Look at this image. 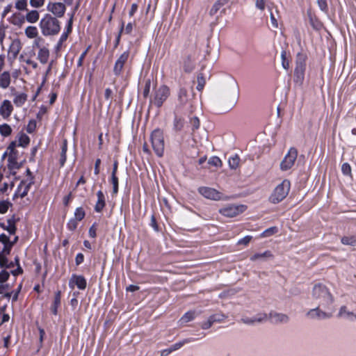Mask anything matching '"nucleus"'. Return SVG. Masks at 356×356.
I'll return each mask as SVG.
<instances>
[{"instance_id": "52", "label": "nucleus", "mask_w": 356, "mask_h": 356, "mask_svg": "<svg viewBox=\"0 0 356 356\" xmlns=\"http://www.w3.org/2000/svg\"><path fill=\"white\" fill-rule=\"evenodd\" d=\"M9 277V273L6 270H2L0 273V284H3Z\"/></svg>"}, {"instance_id": "3", "label": "nucleus", "mask_w": 356, "mask_h": 356, "mask_svg": "<svg viewBox=\"0 0 356 356\" xmlns=\"http://www.w3.org/2000/svg\"><path fill=\"white\" fill-rule=\"evenodd\" d=\"M170 95V90L167 86L161 84L156 86L152 95L150 104L156 108H161Z\"/></svg>"}, {"instance_id": "34", "label": "nucleus", "mask_w": 356, "mask_h": 356, "mask_svg": "<svg viewBox=\"0 0 356 356\" xmlns=\"http://www.w3.org/2000/svg\"><path fill=\"white\" fill-rule=\"evenodd\" d=\"M240 159L238 156L234 155L229 159V165L232 169H236L239 166Z\"/></svg>"}, {"instance_id": "39", "label": "nucleus", "mask_w": 356, "mask_h": 356, "mask_svg": "<svg viewBox=\"0 0 356 356\" xmlns=\"http://www.w3.org/2000/svg\"><path fill=\"white\" fill-rule=\"evenodd\" d=\"M178 99L181 103H184L187 101V91L184 88H180L178 93Z\"/></svg>"}, {"instance_id": "32", "label": "nucleus", "mask_w": 356, "mask_h": 356, "mask_svg": "<svg viewBox=\"0 0 356 356\" xmlns=\"http://www.w3.org/2000/svg\"><path fill=\"white\" fill-rule=\"evenodd\" d=\"M341 243L346 245H356V238L354 236H343L341 239Z\"/></svg>"}, {"instance_id": "59", "label": "nucleus", "mask_w": 356, "mask_h": 356, "mask_svg": "<svg viewBox=\"0 0 356 356\" xmlns=\"http://www.w3.org/2000/svg\"><path fill=\"white\" fill-rule=\"evenodd\" d=\"M186 342H187L186 340H185L184 341L179 342V343H177L174 344L170 348V349H172V352L174 351V350H178L179 348H180L184 344V343H186Z\"/></svg>"}, {"instance_id": "14", "label": "nucleus", "mask_w": 356, "mask_h": 356, "mask_svg": "<svg viewBox=\"0 0 356 356\" xmlns=\"http://www.w3.org/2000/svg\"><path fill=\"white\" fill-rule=\"evenodd\" d=\"M13 111V106L9 100H3L0 106V115L3 119L8 118Z\"/></svg>"}, {"instance_id": "49", "label": "nucleus", "mask_w": 356, "mask_h": 356, "mask_svg": "<svg viewBox=\"0 0 356 356\" xmlns=\"http://www.w3.org/2000/svg\"><path fill=\"white\" fill-rule=\"evenodd\" d=\"M150 87H151V79H148L145 82V88L143 90V96L145 97H147L150 91Z\"/></svg>"}, {"instance_id": "5", "label": "nucleus", "mask_w": 356, "mask_h": 356, "mask_svg": "<svg viewBox=\"0 0 356 356\" xmlns=\"http://www.w3.org/2000/svg\"><path fill=\"white\" fill-rule=\"evenodd\" d=\"M40 26L44 35L56 34L60 30L59 22L49 15H45L41 19Z\"/></svg>"}, {"instance_id": "46", "label": "nucleus", "mask_w": 356, "mask_h": 356, "mask_svg": "<svg viewBox=\"0 0 356 356\" xmlns=\"http://www.w3.org/2000/svg\"><path fill=\"white\" fill-rule=\"evenodd\" d=\"M339 316H340V317L346 316L348 318H356V316H355L352 313L346 311V308L345 307H342L340 309V311L339 312Z\"/></svg>"}, {"instance_id": "11", "label": "nucleus", "mask_w": 356, "mask_h": 356, "mask_svg": "<svg viewBox=\"0 0 356 356\" xmlns=\"http://www.w3.org/2000/svg\"><path fill=\"white\" fill-rule=\"evenodd\" d=\"M47 10L52 13L54 15L60 17L65 11V6L63 3H49L47 6Z\"/></svg>"}, {"instance_id": "44", "label": "nucleus", "mask_w": 356, "mask_h": 356, "mask_svg": "<svg viewBox=\"0 0 356 356\" xmlns=\"http://www.w3.org/2000/svg\"><path fill=\"white\" fill-rule=\"evenodd\" d=\"M75 218L77 220H81L85 216V211L82 207L76 208L74 213Z\"/></svg>"}, {"instance_id": "60", "label": "nucleus", "mask_w": 356, "mask_h": 356, "mask_svg": "<svg viewBox=\"0 0 356 356\" xmlns=\"http://www.w3.org/2000/svg\"><path fill=\"white\" fill-rule=\"evenodd\" d=\"M101 163L100 159H97L95 161V174L98 175L99 173V165Z\"/></svg>"}, {"instance_id": "37", "label": "nucleus", "mask_w": 356, "mask_h": 356, "mask_svg": "<svg viewBox=\"0 0 356 356\" xmlns=\"http://www.w3.org/2000/svg\"><path fill=\"white\" fill-rule=\"evenodd\" d=\"M25 19L23 16L14 15L11 19L13 24L21 27L24 23Z\"/></svg>"}, {"instance_id": "51", "label": "nucleus", "mask_w": 356, "mask_h": 356, "mask_svg": "<svg viewBox=\"0 0 356 356\" xmlns=\"http://www.w3.org/2000/svg\"><path fill=\"white\" fill-rule=\"evenodd\" d=\"M341 170H342L343 173L345 175H351V168H350V165L347 163H345L342 165Z\"/></svg>"}, {"instance_id": "38", "label": "nucleus", "mask_w": 356, "mask_h": 356, "mask_svg": "<svg viewBox=\"0 0 356 356\" xmlns=\"http://www.w3.org/2000/svg\"><path fill=\"white\" fill-rule=\"evenodd\" d=\"M15 8L19 10H27V1L26 0H17L15 3Z\"/></svg>"}, {"instance_id": "64", "label": "nucleus", "mask_w": 356, "mask_h": 356, "mask_svg": "<svg viewBox=\"0 0 356 356\" xmlns=\"http://www.w3.org/2000/svg\"><path fill=\"white\" fill-rule=\"evenodd\" d=\"M83 261V255L82 254H78L76 257V264L77 265L80 264L81 263H82Z\"/></svg>"}, {"instance_id": "55", "label": "nucleus", "mask_w": 356, "mask_h": 356, "mask_svg": "<svg viewBox=\"0 0 356 356\" xmlns=\"http://www.w3.org/2000/svg\"><path fill=\"white\" fill-rule=\"evenodd\" d=\"M15 262H16V264L17 266V268L16 270H11V273L15 276H16V275H17L19 274H21L22 273V269L19 266V259H18V258H15Z\"/></svg>"}, {"instance_id": "9", "label": "nucleus", "mask_w": 356, "mask_h": 356, "mask_svg": "<svg viewBox=\"0 0 356 356\" xmlns=\"http://www.w3.org/2000/svg\"><path fill=\"white\" fill-rule=\"evenodd\" d=\"M198 192L203 197L211 200L220 201L226 199L221 192L213 188L202 186L198 188Z\"/></svg>"}, {"instance_id": "21", "label": "nucleus", "mask_w": 356, "mask_h": 356, "mask_svg": "<svg viewBox=\"0 0 356 356\" xmlns=\"http://www.w3.org/2000/svg\"><path fill=\"white\" fill-rule=\"evenodd\" d=\"M268 316V318H271L274 319L275 323H287L289 320V317L284 314L280 313H270Z\"/></svg>"}, {"instance_id": "8", "label": "nucleus", "mask_w": 356, "mask_h": 356, "mask_svg": "<svg viewBox=\"0 0 356 356\" xmlns=\"http://www.w3.org/2000/svg\"><path fill=\"white\" fill-rule=\"evenodd\" d=\"M298 151L296 149L291 148L280 163V169L286 171L291 169L297 159Z\"/></svg>"}, {"instance_id": "15", "label": "nucleus", "mask_w": 356, "mask_h": 356, "mask_svg": "<svg viewBox=\"0 0 356 356\" xmlns=\"http://www.w3.org/2000/svg\"><path fill=\"white\" fill-rule=\"evenodd\" d=\"M129 55V51H124L117 60L113 69L115 74L118 75L120 74L124 63L128 59Z\"/></svg>"}, {"instance_id": "2", "label": "nucleus", "mask_w": 356, "mask_h": 356, "mask_svg": "<svg viewBox=\"0 0 356 356\" xmlns=\"http://www.w3.org/2000/svg\"><path fill=\"white\" fill-rule=\"evenodd\" d=\"M310 298L313 304L323 308L328 307L334 302V298L330 289L322 283L314 285L311 291Z\"/></svg>"}, {"instance_id": "42", "label": "nucleus", "mask_w": 356, "mask_h": 356, "mask_svg": "<svg viewBox=\"0 0 356 356\" xmlns=\"http://www.w3.org/2000/svg\"><path fill=\"white\" fill-rule=\"evenodd\" d=\"M11 205V203L8 201L3 200L0 201V213H6L9 207Z\"/></svg>"}, {"instance_id": "19", "label": "nucleus", "mask_w": 356, "mask_h": 356, "mask_svg": "<svg viewBox=\"0 0 356 356\" xmlns=\"http://www.w3.org/2000/svg\"><path fill=\"white\" fill-rule=\"evenodd\" d=\"M268 319V316L266 314H259L255 318H243L241 322L245 324H253L254 323H261Z\"/></svg>"}, {"instance_id": "12", "label": "nucleus", "mask_w": 356, "mask_h": 356, "mask_svg": "<svg viewBox=\"0 0 356 356\" xmlns=\"http://www.w3.org/2000/svg\"><path fill=\"white\" fill-rule=\"evenodd\" d=\"M69 285L72 289H74V285H76L79 289H85L86 287V280L81 275H74L71 277Z\"/></svg>"}, {"instance_id": "7", "label": "nucleus", "mask_w": 356, "mask_h": 356, "mask_svg": "<svg viewBox=\"0 0 356 356\" xmlns=\"http://www.w3.org/2000/svg\"><path fill=\"white\" fill-rule=\"evenodd\" d=\"M151 141L153 149L159 156H162L164 151V139L163 131L160 129L154 130L151 135Z\"/></svg>"}, {"instance_id": "53", "label": "nucleus", "mask_w": 356, "mask_h": 356, "mask_svg": "<svg viewBox=\"0 0 356 356\" xmlns=\"http://www.w3.org/2000/svg\"><path fill=\"white\" fill-rule=\"evenodd\" d=\"M251 239H252V236H246L244 238L240 239L238 241L237 244L238 245H247L250 242Z\"/></svg>"}, {"instance_id": "56", "label": "nucleus", "mask_w": 356, "mask_h": 356, "mask_svg": "<svg viewBox=\"0 0 356 356\" xmlns=\"http://www.w3.org/2000/svg\"><path fill=\"white\" fill-rule=\"evenodd\" d=\"M36 127V122L34 120L30 121L27 125L26 131L29 133H32Z\"/></svg>"}, {"instance_id": "50", "label": "nucleus", "mask_w": 356, "mask_h": 356, "mask_svg": "<svg viewBox=\"0 0 356 356\" xmlns=\"http://www.w3.org/2000/svg\"><path fill=\"white\" fill-rule=\"evenodd\" d=\"M8 226L6 228V229L11 234H15V231H16V227L15 226V225L10 221V220H8ZM2 226V227H4V226L3 225H1Z\"/></svg>"}, {"instance_id": "16", "label": "nucleus", "mask_w": 356, "mask_h": 356, "mask_svg": "<svg viewBox=\"0 0 356 356\" xmlns=\"http://www.w3.org/2000/svg\"><path fill=\"white\" fill-rule=\"evenodd\" d=\"M305 64L302 62L298 63L294 72V80L298 84H302L304 79Z\"/></svg>"}, {"instance_id": "13", "label": "nucleus", "mask_w": 356, "mask_h": 356, "mask_svg": "<svg viewBox=\"0 0 356 356\" xmlns=\"http://www.w3.org/2000/svg\"><path fill=\"white\" fill-rule=\"evenodd\" d=\"M274 257L273 254L270 250H266L264 252H255L251 255L250 259L252 262L257 261H266L268 259H273Z\"/></svg>"}, {"instance_id": "31", "label": "nucleus", "mask_w": 356, "mask_h": 356, "mask_svg": "<svg viewBox=\"0 0 356 356\" xmlns=\"http://www.w3.org/2000/svg\"><path fill=\"white\" fill-rule=\"evenodd\" d=\"M197 86L196 87L197 90L199 91H202L206 84V79L203 76L202 74H200L197 75Z\"/></svg>"}, {"instance_id": "57", "label": "nucleus", "mask_w": 356, "mask_h": 356, "mask_svg": "<svg viewBox=\"0 0 356 356\" xmlns=\"http://www.w3.org/2000/svg\"><path fill=\"white\" fill-rule=\"evenodd\" d=\"M6 35V27L1 24L0 26V42H2Z\"/></svg>"}, {"instance_id": "62", "label": "nucleus", "mask_w": 356, "mask_h": 356, "mask_svg": "<svg viewBox=\"0 0 356 356\" xmlns=\"http://www.w3.org/2000/svg\"><path fill=\"white\" fill-rule=\"evenodd\" d=\"M89 235L92 237V238H95L96 236V227L95 225H92L90 229H89Z\"/></svg>"}, {"instance_id": "28", "label": "nucleus", "mask_w": 356, "mask_h": 356, "mask_svg": "<svg viewBox=\"0 0 356 356\" xmlns=\"http://www.w3.org/2000/svg\"><path fill=\"white\" fill-rule=\"evenodd\" d=\"M97 195L98 197V200L95 205V210L96 211L99 212L103 209V208L105 206L104 195L101 191L97 192Z\"/></svg>"}, {"instance_id": "48", "label": "nucleus", "mask_w": 356, "mask_h": 356, "mask_svg": "<svg viewBox=\"0 0 356 356\" xmlns=\"http://www.w3.org/2000/svg\"><path fill=\"white\" fill-rule=\"evenodd\" d=\"M29 143V138L25 134L21 135L19 138V145L24 147L26 145H28Z\"/></svg>"}, {"instance_id": "1", "label": "nucleus", "mask_w": 356, "mask_h": 356, "mask_svg": "<svg viewBox=\"0 0 356 356\" xmlns=\"http://www.w3.org/2000/svg\"><path fill=\"white\" fill-rule=\"evenodd\" d=\"M239 97L237 82L232 76L218 81L212 95L213 104L222 110H228L236 105Z\"/></svg>"}, {"instance_id": "23", "label": "nucleus", "mask_w": 356, "mask_h": 356, "mask_svg": "<svg viewBox=\"0 0 356 356\" xmlns=\"http://www.w3.org/2000/svg\"><path fill=\"white\" fill-rule=\"evenodd\" d=\"M39 17H40V15H39L38 11H37L35 10H33L26 13L24 19H26V20L28 22H29L31 24H34V23H36L39 20Z\"/></svg>"}, {"instance_id": "20", "label": "nucleus", "mask_w": 356, "mask_h": 356, "mask_svg": "<svg viewBox=\"0 0 356 356\" xmlns=\"http://www.w3.org/2000/svg\"><path fill=\"white\" fill-rule=\"evenodd\" d=\"M24 33L29 39H40L38 29L33 26H29L25 29Z\"/></svg>"}, {"instance_id": "10", "label": "nucleus", "mask_w": 356, "mask_h": 356, "mask_svg": "<svg viewBox=\"0 0 356 356\" xmlns=\"http://www.w3.org/2000/svg\"><path fill=\"white\" fill-rule=\"evenodd\" d=\"M321 307H319V306L316 305V307L315 308L309 309L307 312V314H306L307 316H308L309 318H312V319H315V318L325 319V318H330L332 316V313L331 312H325L323 311L321 309Z\"/></svg>"}, {"instance_id": "17", "label": "nucleus", "mask_w": 356, "mask_h": 356, "mask_svg": "<svg viewBox=\"0 0 356 356\" xmlns=\"http://www.w3.org/2000/svg\"><path fill=\"white\" fill-rule=\"evenodd\" d=\"M220 317H218L217 315H212L211 316L207 321L203 322L201 325V327L203 330H207L209 328H210L213 323L214 322H218V321H220L221 320H222L223 318H225V316L223 315V314H221L220 315Z\"/></svg>"}, {"instance_id": "61", "label": "nucleus", "mask_w": 356, "mask_h": 356, "mask_svg": "<svg viewBox=\"0 0 356 356\" xmlns=\"http://www.w3.org/2000/svg\"><path fill=\"white\" fill-rule=\"evenodd\" d=\"M270 21L273 26L277 29L278 27V22L272 13H270Z\"/></svg>"}, {"instance_id": "24", "label": "nucleus", "mask_w": 356, "mask_h": 356, "mask_svg": "<svg viewBox=\"0 0 356 356\" xmlns=\"http://www.w3.org/2000/svg\"><path fill=\"white\" fill-rule=\"evenodd\" d=\"M49 57V49L45 47L40 48L38 51V58L39 59V60L42 63L45 64L47 63Z\"/></svg>"}, {"instance_id": "45", "label": "nucleus", "mask_w": 356, "mask_h": 356, "mask_svg": "<svg viewBox=\"0 0 356 356\" xmlns=\"http://www.w3.org/2000/svg\"><path fill=\"white\" fill-rule=\"evenodd\" d=\"M267 0H255V7L259 11H264L266 8Z\"/></svg>"}, {"instance_id": "41", "label": "nucleus", "mask_w": 356, "mask_h": 356, "mask_svg": "<svg viewBox=\"0 0 356 356\" xmlns=\"http://www.w3.org/2000/svg\"><path fill=\"white\" fill-rule=\"evenodd\" d=\"M6 254H8L6 253V252H3V250L0 253V266L1 267H9L8 259L6 257Z\"/></svg>"}, {"instance_id": "29", "label": "nucleus", "mask_w": 356, "mask_h": 356, "mask_svg": "<svg viewBox=\"0 0 356 356\" xmlns=\"http://www.w3.org/2000/svg\"><path fill=\"white\" fill-rule=\"evenodd\" d=\"M67 149V140H64L61 148L60 158V165L63 166L65 164L66 161V152Z\"/></svg>"}, {"instance_id": "36", "label": "nucleus", "mask_w": 356, "mask_h": 356, "mask_svg": "<svg viewBox=\"0 0 356 356\" xmlns=\"http://www.w3.org/2000/svg\"><path fill=\"white\" fill-rule=\"evenodd\" d=\"M277 232V228L276 227H271L266 229L265 231H264L261 233V236L263 238L270 237V236L275 234Z\"/></svg>"}, {"instance_id": "4", "label": "nucleus", "mask_w": 356, "mask_h": 356, "mask_svg": "<svg viewBox=\"0 0 356 356\" xmlns=\"http://www.w3.org/2000/svg\"><path fill=\"white\" fill-rule=\"evenodd\" d=\"M291 183L289 180L284 179L278 184L269 196V201L273 204H277L286 198L290 191Z\"/></svg>"}, {"instance_id": "27", "label": "nucleus", "mask_w": 356, "mask_h": 356, "mask_svg": "<svg viewBox=\"0 0 356 356\" xmlns=\"http://www.w3.org/2000/svg\"><path fill=\"white\" fill-rule=\"evenodd\" d=\"M195 317V312L193 311H189L185 313L179 319V322L181 325L193 321Z\"/></svg>"}, {"instance_id": "47", "label": "nucleus", "mask_w": 356, "mask_h": 356, "mask_svg": "<svg viewBox=\"0 0 356 356\" xmlns=\"http://www.w3.org/2000/svg\"><path fill=\"white\" fill-rule=\"evenodd\" d=\"M111 182L113 184V193L114 195L118 191V179L116 176H111Z\"/></svg>"}, {"instance_id": "54", "label": "nucleus", "mask_w": 356, "mask_h": 356, "mask_svg": "<svg viewBox=\"0 0 356 356\" xmlns=\"http://www.w3.org/2000/svg\"><path fill=\"white\" fill-rule=\"evenodd\" d=\"M44 0H30L31 5L34 8H40L44 4Z\"/></svg>"}, {"instance_id": "22", "label": "nucleus", "mask_w": 356, "mask_h": 356, "mask_svg": "<svg viewBox=\"0 0 356 356\" xmlns=\"http://www.w3.org/2000/svg\"><path fill=\"white\" fill-rule=\"evenodd\" d=\"M229 0H217L210 10L211 15H216L225 6L229 3Z\"/></svg>"}, {"instance_id": "58", "label": "nucleus", "mask_w": 356, "mask_h": 356, "mask_svg": "<svg viewBox=\"0 0 356 356\" xmlns=\"http://www.w3.org/2000/svg\"><path fill=\"white\" fill-rule=\"evenodd\" d=\"M318 5L322 10H325L327 8V3L325 0H318Z\"/></svg>"}, {"instance_id": "18", "label": "nucleus", "mask_w": 356, "mask_h": 356, "mask_svg": "<svg viewBox=\"0 0 356 356\" xmlns=\"http://www.w3.org/2000/svg\"><path fill=\"white\" fill-rule=\"evenodd\" d=\"M22 49V43L19 40L15 39L12 41L10 48L9 52L13 55V58H16L19 54Z\"/></svg>"}, {"instance_id": "63", "label": "nucleus", "mask_w": 356, "mask_h": 356, "mask_svg": "<svg viewBox=\"0 0 356 356\" xmlns=\"http://www.w3.org/2000/svg\"><path fill=\"white\" fill-rule=\"evenodd\" d=\"M132 29H133V24H132V23H129V24L126 26V27H125V29H124V31H125V33H126L127 34H129V33H131Z\"/></svg>"}, {"instance_id": "25", "label": "nucleus", "mask_w": 356, "mask_h": 356, "mask_svg": "<svg viewBox=\"0 0 356 356\" xmlns=\"http://www.w3.org/2000/svg\"><path fill=\"white\" fill-rule=\"evenodd\" d=\"M10 83V75L8 72H3L0 75V86L2 88H6Z\"/></svg>"}, {"instance_id": "33", "label": "nucleus", "mask_w": 356, "mask_h": 356, "mask_svg": "<svg viewBox=\"0 0 356 356\" xmlns=\"http://www.w3.org/2000/svg\"><path fill=\"white\" fill-rule=\"evenodd\" d=\"M27 96L24 93H20L15 96L14 103L17 106H22L26 100Z\"/></svg>"}, {"instance_id": "35", "label": "nucleus", "mask_w": 356, "mask_h": 356, "mask_svg": "<svg viewBox=\"0 0 356 356\" xmlns=\"http://www.w3.org/2000/svg\"><path fill=\"white\" fill-rule=\"evenodd\" d=\"M12 129L10 125L3 124L0 125V133L3 136H8L11 134Z\"/></svg>"}, {"instance_id": "6", "label": "nucleus", "mask_w": 356, "mask_h": 356, "mask_svg": "<svg viewBox=\"0 0 356 356\" xmlns=\"http://www.w3.org/2000/svg\"><path fill=\"white\" fill-rule=\"evenodd\" d=\"M247 208L242 204H226L218 209V213L225 218H233L244 213Z\"/></svg>"}, {"instance_id": "40", "label": "nucleus", "mask_w": 356, "mask_h": 356, "mask_svg": "<svg viewBox=\"0 0 356 356\" xmlns=\"http://www.w3.org/2000/svg\"><path fill=\"white\" fill-rule=\"evenodd\" d=\"M208 163L211 165L215 166V167H221L222 165V161L221 160L217 157V156H213L209 159Z\"/></svg>"}, {"instance_id": "26", "label": "nucleus", "mask_w": 356, "mask_h": 356, "mask_svg": "<svg viewBox=\"0 0 356 356\" xmlns=\"http://www.w3.org/2000/svg\"><path fill=\"white\" fill-rule=\"evenodd\" d=\"M0 242L4 244L3 252L9 254L13 243H10L9 238L3 234L0 235Z\"/></svg>"}, {"instance_id": "43", "label": "nucleus", "mask_w": 356, "mask_h": 356, "mask_svg": "<svg viewBox=\"0 0 356 356\" xmlns=\"http://www.w3.org/2000/svg\"><path fill=\"white\" fill-rule=\"evenodd\" d=\"M281 59H282V65L285 70H288L289 68V62L286 58V53L285 51H283L281 54Z\"/></svg>"}, {"instance_id": "30", "label": "nucleus", "mask_w": 356, "mask_h": 356, "mask_svg": "<svg viewBox=\"0 0 356 356\" xmlns=\"http://www.w3.org/2000/svg\"><path fill=\"white\" fill-rule=\"evenodd\" d=\"M29 188V184H26L25 182H21L20 185L18 187V194L21 197H24L28 193V190Z\"/></svg>"}]
</instances>
